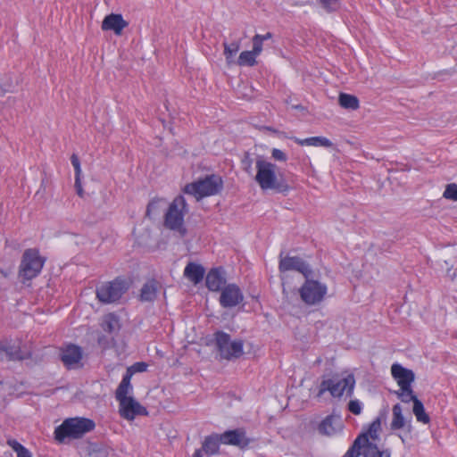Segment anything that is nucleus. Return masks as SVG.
<instances>
[{
  "label": "nucleus",
  "mask_w": 457,
  "mask_h": 457,
  "mask_svg": "<svg viewBox=\"0 0 457 457\" xmlns=\"http://www.w3.org/2000/svg\"><path fill=\"white\" fill-rule=\"evenodd\" d=\"M255 170L254 180L262 190H274L278 193L289 191L290 187L283 175L278 173V167L275 163L267 161L262 156H258L255 161Z\"/></svg>",
  "instance_id": "f257e3e1"
},
{
  "label": "nucleus",
  "mask_w": 457,
  "mask_h": 457,
  "mask_svg": "<svg viewBox=\"0 0 457 457\" xmlns=\"http://www.w3.org/2000/svg\"><path fill=\"white\" fill-rule=\"evenodd\" d=\"M188 212V205L182 195H179L170 204L165 215L164 226L175 232L179 237H184L187 234L185 226V216Z\"/></svg>",
  "instance_id": "f03ea898"
},
{
  "label": "nucleus",
  "mask_w": 457,
  "mask_h": 457,
  "mask_svg": "<svg viewBox=\"0 0 457 457\" xmlns=\"http://www.w3.org/2000/svg\"><path fill=\"white\" fill-rule=\"evenodd\" d=\"M96 427L95 422L87 418L75 417L69 418L58 426L54 430V437L59 442H63L65 438H79L86 433L93 430Z\"/></svg>",
  "instance_id": "7ed1b4c3"
},
{
  "label": "nucleus",
  "mask_w": 457,
  "mask_h": 457,
  "mask_svg": "<svg viewBox=\"0 0 457 457\" xmlns=\"http://www.w3.org/2000/svg\"><path fill=\"white\" fill-rule=\"evenodd\" d=\"M223 187V181L218 175H207L203 179L188 183L183 191L197 201L219 194Z\"/></svg>",
  "instance_id": "20e7f679"
},
{
  "label": "nucleus",
  "mask_w": 457,
  "mask_h": 457,
  "mask_svg": "<svg viewBox=\"0 0 457 457\" xmlns=\"http://www.w3.org/2000/svg\"><path fill=\"white\" fill-rule=\"evenodd\" d=\"M215 345L222 359L239 358L244 353V343L241 339L231 340L230 336L223 331L214 334Z\"/></svg>",
  "instance_id": "39448f33"
},
{
  "label": "nucleus",
  "mask_w": 457,
  "mask_h": 457,
  "mask_svg": "<svg viewBox=\"0 0 457 457\" xmlns=\"http://www.w3.org/2000/svg\"><path fill=\"white\" fill-rule=\"evenodd\" d=\"M302 301L307 305H315L322 302L328 293V287L326 284L305 278V282L299 289Z\"/></svg>",
  "instance_id": "423d86ee"
},
{
  "label": "nucleus",
  "mask_w": 457,
  "mask_h": 457,
  "mask_svg": "<svg viewBox=\"0 0 457 457\" xmlns=\"http://www.w3.org/2000/svg\"><path fill=\"white\" fill-rule=\"evenodd\" d=\"M355 386L354 376L351 373L345 376L342 379L335 382L333 379H326L320 383L318 397L328 391L333 397H340L345 393L352 395Z\"/></svg>",
  "instance_id": "0eeeda50"
},
{
  "label": "nucleus",
  "mask_w": 457,
  "mask_h": 457,
  "mask_svg": "<svg viewBox=\"0 0 457 457\" xmlns=\"http://www.w3.org/2000/svg\"><path fill=\"white\" fill-rule=\"evenodd\" d=\"M45 263V260L39 255L36 249H28L24 252L20 267V276L25 279H31L37 277Z\"/></svg>",
  "instance_id": "6e6552de"
},
{
  "label": "nucleus",
  "mask_w": 457,
  "mask_h": 457,
  "mask_svg": "<svg viewBox=\"0 0 457 457\" xmlns=\"http://www.w3.org/2000/svg\"><path fill=\"white\" fill-rule=\"evenodd\" d=\"M127 289L126 281L121 278H116L97 287L96 297L104 303H112L118 301Z\"/></svg>",
  "instance_id": "1a4fd4ad"
},
{
  "label": "nucleus",
  "mask_w": 457,
  "mask_h": 457,
  "mask_svg": "<svg viewBox=\"0 0 457 457\" xmlns=\"http://www.w3.org/2000/svg\"><path fill=\"white\" fill-rule=\"evenodd\" d=\"M278 270L280 272H286L289 270H296L302 273L304 278H308L312 275V270L308 263L303 259L296 256H285L280 255Z\"/></svg>",
  "instance_id": "9d476101"
},
{
  "label": "nucleus",
  "mask_w": 457,
  "mask_h": 457,
  "mask_svg": "<svg viewBox=\"0 0 457 457\" xmlns=\"http://www.w3.org/2000/svg\"><path fill=\"white\" fill-rule=\"evenodd\" d=\"M220 304L223 308H232L244 301V295L236 284H228L220 290Z\"/></svg>",
  "instance_id": "9b49d317"
},
{
  "label": "nucleus",
  "mask_w": 457,
  "mask_h": 457,
  "mask_svg": "<svg viewBox=\"0 0 457 457\" xmlns=\"http://www.w3.org/2000/svg\"><path fill=\"white\" fill-rule=\"evenodd\" d=\"M119 413L123 419L131 421L138 415H147L148 411L134 397H129L119 403Z\"/></svg>",
  "instance_id": "f8f14e48"
},
{
  "label": "nucleus",
  "mask_w": 457,
  "mask_h": 457,
  "mask_svg": "<svg viewBox=\"0 0 457 457\" xmlns=\"http://www.w3.org/2000/svg\"><path fill=\"white\" fill-rule=\"evenodd\" d=\"M83 352L81 347L76 345H68L62 348L61 359L68 369H78L82 366Z\"/></svg>",
  "instance_id": "ddd939ff"
},
{
  "label": "nucleus",
  "mask_w": 457,
  "mask_h": 457,
  "mask_svg": "<svg viewBox=\"0 0 457 457\" xmlns=\"http://www.w3.org/2000/svg\"><path fill=\"white\" fill-rule=\"evenodd\" d=\"M390 428L393 431L404 430L411 434L412 431L411 417L405 418L403 413V408L400 403H396L392 408V419Z\"/></svg>",
  "instance_id": "4468645a"
},
{
  "label": "nucleus",
  "mask_w": 457,
  "mask_h": 457,
  "mask_svg": "<svg viewBox=\"0 0 457 457\" xmlns=\"http://www.w3.org/2000/svg\"><path fill=\"white\" fill-rule=\"evenodd\" d=\"M344 428L343 421L339 415L331 414L327 416L318 427L319 433L327 436H334L342 432Z\"/></svg>",
  "instance_id": "2eb2a0df"
},
{
  "label": "nucleus",
  "mask_w": 457,
  "mask_h": 457,
  "mask_svg": "<svg viewBox=\"0 0 457 457\" xmlns=\"http://www.w3.org/2000/svg\"><path fill=\"white\" fill-rule=\"evenodd\" d=\"M129 25L121 14L111 13L106 15L102 21V29L104 31H113L115 35H121L123 29Z\"/></svg>",
  "instance_id": "dca6fc26"
},
{
  "label": "nucleus",
  "mask_w": 457,
  "mask_h": 457,
  "mask_svg": "<svg viewBox=\"0 0 457 457\" xmlns=\"http://www.w3.org/2000/svg\"><path fill=\"white\" fill-rule=\"evenodd\" d=\"M391 374L399 387L411 386L415 379L414 372L411 370L403 367L399 363H394L391 366Z\"/></svg>",
  "instance_id": "f3484780"
},
{
  "label": "nucleus",
  "mask_w": 457,
  "mask_h": 457,
  "mask_svg": "<svg viewBox=\"0 0 457 457\" xmlns=\"http://www.w3.org/2000/svg\"><path fill=\"white\" fill-rule=\"evenodd\" d=\"M220 436L221 444L235 445L240 448L246 447L250 443L243 429L228 430L220 435Z\"/></svg>",
  "instance_id": "a211bd4d"
},
{
  "label": "nucleus",
  "mask_w": 457,
  "mask_h": 457,
  "mask_svg": "<svg viewBox=\"0 0 457 457\" xmlns=\"http://www.w3.org/2000/svg\"><path fill=\"white\" fill-rule=\"evenodd\" d=\"M206 287L209 290L218 292L221 290L226 284L224 272L221 269H212L205 278Z\"/></svg>",
  "instance_id": "6ab92c4d"
},
{
  "label": "nucleus",
  "mask_w": 457,
  "mask_h": 457,
  "mask_svg": "<svg viewBox=\"0 0 457 457\" xmlns=\"http://www.w3.org/2000/svg\"><path fill=\"white\" fill-rule=\"evenodd\" d=\"M0 357L7 361H16L27 358V354L23 353L18 345H12L4 341L0 342Z\"/></svg>",
  "instance_id": "aec40b11"
},
{
  "label": "nucleus",
  "mask_w": 457,
  "mask_h": 457,
  "mask_svg": "<svg viewBox=\"0 0 457 457\" xmlns=\"http://www.w3.org/2000/svg\"><path fill=\"white\" fill-rule=\"evenodd\" d=\"M204 267L195 262H189L184 270V276L194 284L200 283L204 277Z\"/></svg>",
  "instance_id": "412c9836"
},
{
  "label": "nucleus",
  "mask_w": 457,
  "mask_h": 457,
  "mask_svg": "<svg viewBox=\"0 0 457 457\" xmlns=\"http://www.w3.org/2000/svg\"><path fill=\"white\" fill-rule=\"evenodd\" d=\"M130 380V374H125L120 385L118 386L115 392V398L119 403L125 399L132 397L131 395H129L133 390Z\"/></svg>",
  "instance_id": "4be33fe9"
},
{
  "label": "nucleus",
  "mask_w": 457,
  "mask_h": 457,
  "mask_svg": "<svg viewBox=\"0 0 457 457\" xmlns=\"http://www.w3.org/2000/svg\"><path fill=\"white\" fill-rule=\"evenodd\" d=\"M296 144L299 145H307V146H315V147H331L333 145V143L325 137H312L307 138H298V137H293L292 138Z\"/></svg>",
  "instance_id": "5701e85b"
},
{
  "label": "nucleus",
  "mask_w": 457,
  "mask_h": 457,
  "mask_svg": "<svg viewBox=\"0 0 457 457\" xmlns=\"http://www.w3.org/2000/svg\"><path fill=\"white\" fill-rule=\"evenodd\" d=\"M220 444L221 439L220 435L212 434L205 437L202 448L204 453L213 455L219 452Z\"/></svg>",
  "instance_id": "b1692460"
},
{
  "label": "nucleus",
  "mask_w": 457,
  "mask_h": 457,
  "mask_svg": "<svg viewBox=\"0 0 457 457\" xmlns=\"http://www.w3.org/2000/svg\"><path fill=\"white\" fill-rule=\"evenodd\" d=\"M361 455L363 457H390V451L380 450L374 442L368 440L362 446Z\"/></svg>",
  "instance_id": "393cba45"
},
{
  "label": "nucleus",
  "mask_w": 457,
  "mask_h": 457,
  "mask_svg": "<svg viewBox=\"0 0 457 457\" xmlns=\"http://www.w3.org/2000/svg\"><path fill=\"white\" fill-rule=\"evenodd\" d=\"M102 328L111 334L119 331L120 325L118 317L113 313L105 315L102 322Z\"/></svg>",
  "instance_id": "a878e982"
},
{
  "label": "nucleus",
  "mask_w": 457,
  "mask_h": 457,
  "mask_svg": "<svg viewBox=\"0 0 457 457\" xmlns=\"http://www.w3.org/2000/svg\"><path fill=\"white\" fill-rule=\"evenodd\" d=\"M224 55L226 58V62L228 65H231L236 63L235 61V55L237 54V52L240 49V42L239 41H234L231 43H224Z\"/></svg>",
  "instance_id": "bb28decb"
},
{
  "label": "nucleus",
  "mask_w": 457,
  "mask_h": 457,
  "mask_svg": "<svg viewBox=\"0 0 457 457\" xmlns=\"http://www.w3.org/2000/svg\"><path fill=\"white\" fill-rule=\"evenodd\" d=\"M412 412L416 417L418 422L423 424H428L430 422V418L428 413L425 411L424 405L422 402L419 399H415L414 404L412 407Z\"/></svg>",
  "instance_id": "cd10ccee"
},
{
  "label": "nucleus",
  "mask_w": 457,
  "mask_h": 457,
  "mask_svg": "<svg viewBox=\"0 0 457 457\" xmlns=\"http://www.w3.org/2000/svg\"><path fill=\"white\" fill-rule=\"evenodd\" d=\"M367 441V436H359L353 445L345 453L344 457H358L361 455L362 446Z\"/></svg>",
  "instance_id": "c85d7f7f"
},
{
  "label": "nucleus",
  "mask_w": 457,
  "mask_h": 457,
  "mask_svg": "<svg viewBox=\"0 0 457 457\" xmlns=\"http://www.w3.org/2000/svg\"><path fill=\"white\" fill-rule=\"evenodd\" d=\"M339 104L345 109L356 110L359 108L358 98L349 94L341 93L339 96Z\"/></svg>",
  "instance_id": "c756f323"
},
{
  "label": "nucleus",
  "mask_w": 457,
  "mask_h": 457,
  "mask_svg": "<svg viewBox=\"0 0 457 457\" xmlns=\"http://www.w3.org/2000/svg\"><path fill=\"white\" fill-rule=\"evenodd\" d=\"M256 58L257 55H255L253 51H243L237 61V64L239 66H254L256 64Z\"/></svg>",
  "instance_id": "7c9ffc66"
},
{
  "label": "nucleus",
  "mask_w": 457,
  "mask_h": 457,
  "mask_svg": "<svg viewBox=\"0 0 457 457\" xmlns=\"http://www.w3.org/2000/svg\"><path fill=\"white\" fill-rule=\"evenodd\" d=\"M157 288L154 282L146 283L141 289V300L151 302L156 297Z\"/></svg>",
  "instance_id": "2f4dec72"
},
{
  "label": "nucleus",
  "mask_w": 457,
  "mask_h": 457,
  "mask_svg": "<svg viewBox=\"0 0 457 457\" xmlns=\"http://www.w3.org/2000/svg\"><path fill=\"white\" fill-rule=\"evenodd\" d=\"M395 394L403 403H406L410 402L414 403L415 399H418L411 386L400 387L397 391H395Z\"/></svg>",
  "instance_id": "473e14b6"
},
{
  "label": "nucleus",
  "mask_w": 457,
  "mask_h": 457,
  "mask_svg": "<svg viewBox=\"0 0 457 457\" xmlns=\"http://www.w3.org/2000/svg\"><path fill=\"white\" fill-rule=\"evenodd\" d=\"M380 429L381 422L379 419H377L370 425L368 431L361 436H367L369 441L375 443L378 439Z\"/></svg>",
  "instance_id": "72a5a7b5"
},
{
  "label": "nucleus",
  "mask_w": 457,
  "mask_h": 457,
  "mask_svg": "<svg viewBox=\"0 0 457 457\" xmlns=\"http://www.w3.org/2000/svg\"><path fill=\"white\" fill-rule=\"evenodd\" d=\"M7 444L16 453L17 457H32L31 453L18 441L12 439Z\"/></svg>",
  "instance_id": "f704fd0d"
},
{
  "label": "nucleus",
  "mask_w": 457,
  "mask_h": 457,
  "mask_svg": "<svg viewBox=\"0 0 457 457\" xmlns=\"http://www.w3.org/2000/svg\"><path fill=\"white\" fill-rule=\"evenodd\" d=\"M322 7L328 12H336L341 7L340 0H319Z\"/></svg>",
  "instance_id": "c9c22d12"
},
{
  "label": "nucleus",
  "mask_w": 457,
  "mask_h": 457,
  "mask_svg": "<svg viewBox=\"0 0 457 457\" xmlns=\"http://www.w3.org/2000/svg\"><path fill=\"white\" fill-rule=\"evenodd\" d=\"M147 364L145 362H136L129 368H128L125 374H130V378H132L134 373L137 372H144L147 370Z\"/></svg>",
  "instance_id": "e433bc0d"
},
{
  "label": "nucleus",
  "mask_w": 457,
  "mask_h": 457,
  "mask_svg": "<svg viewBox=\"0 0 457 457\" xmlns=\"http://www.w3.org/2000/svg\"><path fill=\"white\" fill-rule=\"evenodd\" d=\"M443 195L446 199L457 201V185L456 184L448 185L446 187Z\"/></svg>",
  "instance_id": "4c0bfd02"
},
{
  "label": "nucleus",
  "mask_w": 457,
  "mask_h": 457,
  "mask_svg": "<svg viewBox=\"0 0 457 457\" xmlns=\"http://www.w3.org/2000/svg\"><path fill=\"white\" fill-rule=\"evenodd\" d=\"M253 53L259 56L261 54V53L262 52V45H263V42H262V37H261V35L260 34H256L253 37Z\"/></svg>",
  "instance_id": "58836bf2"
},
{
  "label": "nucleus",
  "mask_w": 457,
  "mask_h": 457,
  "mask_svg": "<svg viewBox=\"0 0 457 457\" xmlns=\"http://www.w3.org/2000/svg\"><path fill=\"white\" fill-rule=\"evenodd\" d=\"M362 408H363L362 403L357 399L351 400L348 403V410L355 415L361 414Z\"/></svg>",
  "instance_id": "ea45409f"
},
{
  "label": "nucleus",
  "mask_w": 457,
  "mask_h": 457,
  "mask_svg": "<svg viewBox=\"0 0 457 457\" xmlns=\"http://www.w3.org/2000/svg\"><path fill=\"white\" fill-rule=\"evenodd\" d=\"M271 156L276 161L286 162L287 160V154L278 148H273L271 151Z\"/></svg>",
  "instance_id": "a19ab883"
},
{
  "label": "nucleus",
  "mask_w": 457,
  "mask_h": 457,
  "mask_svg": "<svg viewBox=\"0 0 457 457\" xmlns=\"http://www.w3.org/2000/svg\"><path fill=\"white\" fill-rule=\"evenodd\" d=\"M71 164L75 170V176H80L81 175V168H80V162L76 154H72L71 157Z\"/></svg>",
  "instance_id": "79ce46f5"
},
{
  "label": "nucleus",
  "mask_w": 457,
  "mask_h": 457,
  "mask_svg": "<svg viewBox=\"0 0 457 457\" xmlns=\"http://www.w3.org/2000/svg\"><path fill=\"white\" fill-rule=\"evenodd\" d=\"M159 201L153 200L151 201L146 208V216L151 217L152 213L157 209Z\"/></svg>",
  "instance_id": "37998d69"
},
{
  "label": "nucleus",
  "mask_w": 457,
  "mask_h": 457,
  "mask_svg": "<svg viewBox=\"0 0 457 457\" xmlns=\"http://www.w3.org/2000/svg\"><path fill=\"white\" fill-rule=\"evenodd\" d=\"M242 163H243V166H244V170L247 172V173H251L252 171V160L249 158V156H245V159L242 161Z\"/></svg>",
  "instance_id": "c03bdc74"
},
{
  "label": "nucleus",
  "mask_w": 457,
  "mask_h": 457,
  "mask_svg": "<svg viewBox=\"0 0 457 457\" xmlns=\"http://www.w3.org/2000/svg\"><path fill=\"white\" fill-rule=\"evenodd\" d=\"M75 187L77 190V194L79 196H83V188L81 185L80 176H75Z\"/></svg>",
  "instance_id": "a18cd8bd"
},
{
  "label": "nucleus",
  "mask_w": 457,
  "mask_h": 457,
  "mask_svg": "<svg viewBox=\"0 0 457 457\" xmlns=\"http://www.w3.org/2000/svg\"><path fill=\"white\" fill-rule=\"evenodd\" d=\"M262 42L268 40L272 37V34L270 32L266 33L265 35H261Z\"/></svg>",
  "instance_id": "49530a36"
},
{
  "label": "nucleus",
  "mask_w": 457,
  "mask_h": 457,
  "mask_svg": "<svg viewBox=\"0 0 457 457\" xmlns=\"http://www.w3.org/2000/svg\"><path fill=\"white\" fill-rule=\"evenodd\" d=\"M203 452H204V451H203V448H202V449H197V450L195 452V453H194L193 457H203Z\"/></svg>",
  "instance_id": "de8ad7c7"
},
{
  "label": "nucleus",
  "mask_w": 457,
  "mask_h": 457,
  "mask_svg": "<svg viewBox=\"0 0 457 457\" xmlns=\"http://www.w3.org/2000/svg\"><path fill=\"white\" fill-rule=\"evenodd\" d=\"M397 436H399V438L401 439V441L403 444L406 442V439H405L404 436H403L401 433H399Z\"/></svg>",
  "instance_id": "09e8293b"
},
{
  "label": "nucleus",
  "mask_w": 457,
  "mask_h": 457,
  "mask_svg": "<svg viewBox=\"0 0 457 457\" xmlns=\"http://www.w3.org/2000/svg\"><path fill=\"white\" fill-rule=\"evenodd\" d=\"M7 89L4 88L0 84V96L3 95Z\"/></svg>",
  "instance_id": "8fccbe9b"
}]
</instances>
